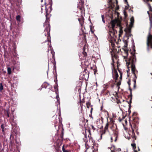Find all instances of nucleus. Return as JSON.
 Segmentation results:
<instances>
[{"label": "nucleus", "mask_w": 152, "mask_h": 152, "mask_svg": "<svg viewBox=\"0 0 152 152\" xmlns=\"http://www.w3.org/2000/svg\"><path fill=\"white\" fill-rule=\"evenodd\" d=\"M121 150L120 148H115L113 150V152H116L117 151H120Z\"/></svg>", "instance_id": "0eeeda50"}, {"label": "nucleus", "mask_w": 152, "mask_h": 152, "mask_svg": "<svg viewBox=\"0 0 152 152\" xmlns=\"http://www.w3.org/2000/svg\"><path fill=\"white\" fill-rule=\"evenodd\" d=\"M115 77H116V80L117 79V78L118 77V73L117 72H115Z\"/></svg>", "instance_id": "f8f14e48"}, {"label": "nucleus", "mask_w": 152, "mask_h": 152, "mask_svg": "<svg viewBox=\"0 0 152 152\" xmlns=\"http://www.w3.org/2000/svg\"><path fill=\"white\" fill-rule=\"evenodd\" d=\"M110 24L112 28L110 29H114L116 25L118 26H120V22L118 19H115L112 20L110 23Z\"/></svg>", "instance_id": "7ed1b4c3"}, {"label": "nucleus", "mask_w": 152, "mask_h": 152, "mask_svg": "<svg viewBox=\"0 0 152 152\" xmlns=\"http://www.w3.org/2000/svg\"><path fill=\"white\" fill-rule=\"evenodd\" d=\"M45 36H46V35L45 34Z\"/></svg>", "instance_id": "2f4dec72"}, {"label": "nucleus", "mask_w": 152, "mask_h": 152, "mask_svg": "<svg viewBox=\"0 0 152 152\" xmlns=\"http://www.w3.org/2000/svg\"><path fill=\"white\" fill-rule=\"evenodd\" d=\"M109 124L108 123H107L106 125L105 126V129H107L108 128V126Z\"/></svg>", "instance_id": "dca6fc26"}, {"label": "nucleus", "mask_w": 152, "mask_h": 152, "mask_svg": "<svg viewBox=\"0 0 152 152\" xmlns=\"http://www.w3.org/2000/svg\"><path fill=\"white\" fill-rule=\"evenodd\" d=\"M112 152H113V151H112Z\"/></svg>", "instance_id": "473e14b6"}, {"label": "nucleus", "mask_w": 152, "mask_h": 152, "mask_svg": "<svg viewBox=\"0 0 152 152\" xmlns=\"http://www.w3.org/2000/svg\"><path fill=\"white\" fill-rule=\"evenodd\" d=\"M134 21V18L132 17L130 19V22L129 26L124 29V31L126 33H129L131 32V29L132 27Z\"/></svg>", "instance_id": "f03ea898"}, {"label": "nucleus", "mask_w": 152, "mask_h": 152, "mask_svg": "<svg viewBox=\"0 0 152 152\" xmlns=\"http://www.w3.org/2000/svg\"><path fill=\"white\" fill-rule=\"evenodd\" d=\"M147 45L148 48L150 46L151 48H152V36H149L148 38Z\"/></svg>", "instance_id": "39448f33"}, {"label": "nucleus", "mask_w": 152, "mask_h": 152, "mask_svg": "<svg viewBox=\"0 0 152 152\" xmlns=\"http://www.w3.org/2000/svg\"><path fill=\"white\" fill-rule=\"evenodd\" d=\"M3 89V86L2 83H0V90L1 91Z\"/></svg>", "instance_id": "4468645a"}, {"label": "nucleus", "mask_w": 152, "mask_h": 152, "mask_svg": "<svg viewBox=\"0 0 152 152\" xmlns=\"http://www.w3.org/2000/svg\"><path fill=\"white\" fill-rule=\"evenodd\" d=\"M134 83H136V80H134Z\"/></svg>", "instance_id": "a878e982"}, {"label": "nucleus", "mask_w": 152, "mask_h": 152, "mask_svg": "<svg viewBox=\"0 0 152 152\" xmlns=\"http://www.w3.org/2000/svg\"><path fill=\"white\" fill-rule=\"evenodd\" d=\"M85 146L87 149L88 148H89V146L88 145H87L86 144H85Z\"/></svg>", "instance_id": "a211bd4d"}, {"label": "nucleus", "mask_w": 152, "mask_h": 152, "mask_svg": "<svg viewBox=\"0 0 152 152\" xmlns=\"http://www.w3.org/2000/svg\"><path fill=\"white\" fill-rule=\"evenodd\" d=\"M132 132H134V130L132 129Z\"/></svg>", "instance_id": "393cba45"}, {"label": "nucleus", "mask_w": 152, "mask_h": 152, "mask_svg": "<svg viewBox=\"0 0 152 152\" xmlns=\"http://www.w3.org/2000/svg\"><path fill=\"white\" fill-rule=\"evenodd\" d=\"M143 1H144V2H145V0H143Z\"/></svg>", "instance_id": "cd10ccee"}, {"label": "nucleus", "mask_w": 152, "mask_h": 152, "mask_svg": "<svg viewBox=\"0 0 152 152\" xmlns=\"http://www.w3.org/2000/svg\"><path fill=\"white\" fill-rule=\"evenodd\" d=\"M134 75H135V77H136V75H135V74L134 73Z\"/></svg>", "instance_id": "b1692460"}, {"label": "nucleus", "mask_w": 152, "mask_h": 152, "mask_svg": "<svg viewBox=\"0 0 152 152\" xmlns=\"http://www.w3.org/2000/svg\"><path fill=\"white\" fill-rule=\"evenodd\" d=\"M135 68L133 65L132 66V72H134L135 70Z\"/></svg>", "instance_id": "ddd939ff"}, {"label": "nucleus", "mask_w": 152, "mask_h": 152, "mask_svg": "<svg viewBox=\"0 0 152 152\" xmlns=\"http://www.w3.org/2000/svg\"><path fill=\"white\" fill-rule=\"evenodd\" d=\"M117 33V31L114 29H110L108 38L110 40L112 41H114L115 40L116 38V35L115 34Z\"/></svg>", "instance_id": "f257e3e1"}, {"label": "nucleus", "mask_w": 152, "mask_h": 152, "mask_svg": "<svg viewBox=\"0 0 152 152\" xmlns=\"http://www.w3.org/2000/svg\"><path fill=\"white\" fill-rule=\"evenodd\" d=\"M16 19L18 22H20V15L17 16L16 17Z\"/></svg>", "instance_id": "1a4fd4ad"}, {"label": "nucleus", "mask_w": 152, "mask_h": 152, "mask_svg": "<svg viewBox=\"0 0 152 152\" xmlns=\"http://www.w3.org/2000/svg\"><path fill=\"white\" fill-rule=\"evenodd\" d=\"M113 135L115 137V139L114 140V141L115 142L117 140V138L118 137L117 133L116 132H115V133H114Z\"/></svg>", "instance_id": "423d86ee"}, {"label": "nucleus", "mask_w": 152, "mask_h": 152, "mask_svg": "<svg viewBox=\"0 0 152 152\" xmlns=\"http://www.w3.org/2000/svg\"><path fill=\"white\" fill-rule=\"evenodd\" d=\"M8 117H9V115H8Z\"/></svg>", "instance_id": "7c9ffc66"}, {"label": "nucleus", "mask_w": 152, "mask_h": 152, "mask_svg": "<svg viewBox=\"0 0 152 152\" xmlns=\"http://www.w3.org/2000/svg\"><path fill=\"white\" fill-rule=\"evenodd\" d=\"M119 32L120 34H122L123 32L122 30L121 29V28L120 27V30H119Z\"/></svg>", "instance_id": "f3484780"}, {"label": "nucleus", "mask_w": 152, "mask_h": 152, "mask_svg": "<svg viewBox=\"0 0 152 152\" xmlns=\"http://www.w3.org/2000/svg\"><path fill=\"white\" fill-rule=\"evenodd\" d=\"M43 1V0H41V1L42 2Z\"/></svg>", "instance_id": "c756f323"}, {"label": "nucleus", "mask_w": 152, "mask_h": 152, "mask_svg": "<svg viewBox=\"0 0 152 152\" xmlns=\"http://www.w3.org/2000/svg\"><path fill=\"white\" fill-rule=\"evenodd\" d=\"M134 152H137L136 150H134Z\"/></svg>", "instance_id": "4be33fe9"}, {"label": "nucleus", "mask_w": 152, "mask_h": 152, "mask_svg": "<svg viewBox=\"0 0 152 152\" xmlns=\"http://www.w3.org/2000/svg\"><path fill=\"white\" fill-rule=\"evenodd\" d=\"M120 78V79H121V78H122V76L121 75Z\"/></svg>", "instance_id": "5701e85b"}, {"label": "nucleus", "mask_w": 152, "mask_h": 152, "mask_svg": "<svg viewBox=\"0 0 152 152\" xmlns=\"http://www.w3.org/2000/svg\"><path fill=\"white\" fill-rule=\"evenodd\" d=\"M56 98L57 99H58V98H57V96H56ZM58 100V99H57V100Z\"/></svg>", "instance_id": "c85d7f7f"}, {"label": "nucleus", "mask_w": 152, "mask_h": 152, "mask_svg": "<svg viewBox=\"0 0 152 152\" xmlns=\"http://www.w3.org/2000/svg\"><path fill=\"white\" fill-rule=\"evenodd\" d=\"M62 151H63V152H70L69 151H68L67 150H66L65 149L64 147V145H63L62 146Z\"/></svg>", "instance_id": "9d476101"}, {"label": "nucleus", "mask_w": 152, "mask_h": 152, "mask_svg": "<svg viewBox=\"0 0 152 152\" xmlns=\"http://www.w3.org/2000/svg\"><path fill=\"white\" fill-rule=\"evenodd\" d=\"M131 145L132 146V147L134 148V147L135 146V144H132Z\"/></svg>", "instance_id": "6ab92c4d"}, {"label": "nucleus", "mask_w": 152, "mask_h": 152, "mask_svg": "<svg viewBox=\"0 0 152 152\" xmlns=\"http://www.w3.org/2000/svg\"><path fill=\"white\" fill-rule=\"evenodd\" d=\"M111 140H113V137H111Z\"/></svg>", "instance_id": "412c9836"}, {"label": "nucleus", "mask_w": 152, "mask_h": 152, "mask_svg": "<svg viewBox=\"0 0 152 152\" xmlns=\"http://www.w3.org/2000/svg\"><path fill=\"white\" fill-rule=\"evenodd\" d=\"M7 73L8 74L10 75L11 73V69L10 67H8L7 68Z\"/></svg>", "instance_id": "6e6552de"}, {"label": "nucleus", "mask_w": 152, "mask_h": 152, "mask_svg": "<svg viewBox=\"0 0 152 152\" xmlns=\"http://www.w3.org/2000/svg\"><path fill=\"white\" fill-rule=\"evenodd\" d=\"M102 22L104 23H105V20L104 19V16L103 15H102Z\"/></svg>", "instance_id": "2eb2a0df"}, {"label": "nucleus", "mask_w": 152, "mask_h": 152, "mask_svg": "<svg viewBox=\"0 0 152 152\" xmlns=\"http://www.w3.org/2000/svg\"><path fill=\"white\" fill-rule=\"evenodd\" d=\"M148 12V14H149V12H148H148Z\"/></svg>", "instance_id": "bb28decb"}, {"label": "nucleus", "mask_w": 152, "mask_h": 152, "mask_svg": "<svg viewBox=\"0 0 152 152\" xmlns=\"http://www.w3.org/2000/svg\"><path fill=\"white\" fill-rule=\"evenodd\" d=\"M148 5L149 9V11H152V8H151L150 5L149 4H148Z\"/></svg>", "instance_id": "9b49d317"}, {"label": "nucleus", "mask_w": 152, "mask_h": 152, "mask_svg": "<svg viewBox=\"0 0 152 152\" xmlns=\"http://www.w3.org/2000/svg\"><path fill=\"white\" fill-rule=\"evenodd\" d=\"M149 1H152V0H146V1L148 2Z\"/></svg>", "instance_id": "aec40b11"}, {"label": "nucleus", "mask_w": 152, "mask_h": 152, "mask_svg": "<svg viewBox=\"0 0 152 152\" xmlns=\"http://www.w3.org/2000/svg\"><path fill=\"white\" fill-rule=\"evenodd\" d=\"M45 33L46 32L47 33V35H48L47 36V39H48V46L50 48H51V46H50V41L49 40V39L50 38V26L49 25L47 27V28H45Z\"/></svg>", "instance_id": "20e7f679"}]
</instances>
